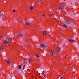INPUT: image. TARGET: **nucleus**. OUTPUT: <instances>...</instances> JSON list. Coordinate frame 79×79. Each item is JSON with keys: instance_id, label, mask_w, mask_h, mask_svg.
<instances>
[{"instance_id": "c85d7f7f", "label": "nucleus", "mask_w": 79, "mask_h": 79, "mask_svg": "<svg viewBox=\"0 0 79 79\" xmlns=\"http://www.w3.org/2000/svg\"><path fill=\"white\" fill-rule=\"evenodd\" d=\"M0 68H1V65H0Z\"/></svg>"}, {"instance_id": "20e7f679", "label": "nucleus", "mask_w": 79, "mask_h": 79, "mask_svg": "<svg viewBox=\"0 0 79 79\" xmlns=\"http://www.w3.org/2000/svg\"><path fill=\"white\" fill-rule=\"evenodd\" d=\"M18 37H23V34H22V33H19L18 35H17Z\"/></svg>"}, {"instance_id": "2f4dec72", "label": "nucleus", "mask_w": 79, "mask_h": 79, "mask_svg": "<svg viewBox=\"0 0 79 79\" xmlns=\"http://www.w3.org/2000/svg\"><path fill=\"white\" fill-rule=\"evenodd\" d=\"M19 17L20 18H21V17Z\"/></svg>"}, {"instance_id": "aec40b11", "label": "nucleus", "mask_w": 79, "mask_h": 79, "mask_svg": "<svg viewBox=\"0 0 79 79\" xmlns=\"http://www.w3.org/2000/svg\"><path fill=\"white\" fill-rule=\"evenodd\" d=\"M27 60H28V61H31V60L29 59H27Z\"/></svg>"}, {"instance_id": "9d476101", "label": "nucleus", "mask_w": 79, "mask_h": 79, "mask_svg": "<svg viewBox=\"0 0 79 79\" xmlns=\"http://www.w3.org/2000/svg\"><path fill=\"white\" fill-rule=\"evenodd\" d=\"M25 63L26 64H27L28 63H29V61L26 60L25 61Z\"/></svg>"}, {"instance_id": "a211bd4d", "label": "nucleus", "mask_w": 79, "mask_h": 79, "mask_svg": "<svg viewBox=\"0 0 79 79\" xmlns=\"http://www.w3.org/2000/svg\"><path fill=\"white\" fill-rule=\"evenodd\" d=\"M45 73V71H43V72L41 73V74H42V75H44V73Z\"/></svg>"}, {"instance_id": "2eb2a0df", "label": "nucleus", "mask_w": 79, "mask_h": 79, "mask_svg": "<svg viewBox=\"0 0 79 79\" xmlns=\"http://www.w3.org/2000/svg\"><path fill=\"white\" fill-rule=\"evenodd\" d=\"M35 56H36V57H37V58H39V57H40V56H39V55L38 54H36L35 55Z\"/></svg>"}, {"instance_id": "393cba45", "label": "nucleus", "mask_w": 79, "mask_h": 79, "mask_svg": "<svg viewBox=\"0 0 79 79\" xmlns=\"http://www.w3.org/2000/svg\"><path fill=\"white\" fill-rule=\"evenodd\" d=\"M24 68H25V65H24L23 66V69H24Z\"/></svg>"}, {"instance_id": "b1692460", "label": "nucleus", "mask_w": 79, "mask_h": 79, "mask_svg": "<svg viewBox=\"0 0 79 79\" xmlns=\"http://www.w3.org/2000/svg\"><path fill=\"white\" fill-rule=\"evenodd\" d=\"M28 44V45H31V43H27Z\"/></svg>"}, {"instance_id": "cd10ccee", "label": "nucleus", "mask_w": 79, "mask_h": 79, "mask_svg": "<svg viewBox=\"0 0 79 79\" xmlns=\"http://www.w3.org/2000/svg\"><path fill=\"white\" fill-rule=\"evenodd\" d=\"M78 52L79 53V51H78Z\"/></svg>"}, {"instance_id": "6ab92c4d", "label": "nucleus", "mask_w": 79, "mask_h": 79, "mask_svg": "<svg viewBox=\"0 0 79 79\" xmlns=\"http://www.w3.org/2000/svg\"><path fill=\"white\" fill-rule=\"evenodd\" d=\"M16 10H15L14 9L13 10V12H14V13H15V12H16Z\"/></svg>"}, {"instance_id": "4be33fe9", "label": "nucleus", "mask_w": 79, "mask_h": 79, "mask_svg": "<svg viewBox=\"0 0 79 79\" xmlns=\"http://www.w3.org/2000/svg\"><path fill=\"white\" fill-rule=\"evenodd\" d=\"M3 13H1V15H2V16H4V15H3Z\"/></svg>"}, {"instance_id": "c756f323", "label": "nucleus", "mask_w": 79, "mask_h": 79, "mask_svg": "<svg viewBox=\"0 0 79 79\" xmlns=\"http://www.w3.org/2000/svg\"><path fill=\"white\" fill-rule=\"evenodd\" d=\"M1 55V53L0 52V55Z\"/></svg>"}, {"instance_id": "f3484780", "label": "nucleus", "mask_w": 79, "mask_h": 79, "mask_svg": "<svg viewBox=\"0 0 79 79\" xmlns=\"http://www.w3.org/2000/svg\"><path fill=\"white\" fill-rule=\"evenodd\" d=\"M63 27H65V28H67L68 27V26H67V25H64L63 26Z\"/></svg>"}, {"instance_id": "7c9ffc66", "label": "nucleus", "mask_w": 79, "mask_h": 79, "mask_svg": "<svg viewBox=\"0 0 79 79\" xmlns=\"http://www.w3.org/2000/svg\"><path fill=\"white\" fill-rule=\"evenodd\" d=\"M64 1H66V0H64Z\"/></svg>"}, {"instance_id": "f257e3e1", "label": "nucleus", "mask_w": 79, "mask_h": 79, "mask_svg": "<svg viewBox=\"0 0 79 79\" xmlns=\"http://www.w3.org/2000/svg\"><path fill=\"white\" fill-rule=\"evenodd\" d=\"M10 42V39H7L6 40H4V43L6 45H8Z\"/></svg>"}, {"instance_id": "72a5a7b5", "label": "nucleus", "mask_w": 79, "mask_h": 79, "mask_svg": "<svg viewBox=\"0 0 79 79\" xmlns=\"http://www.w3.org/2000/svg\"><path fill=\"white\" fill-rule=\"evenodd\" d=\"M60 79H61V78H60Z\"/></svg>"}, {"instance_id": "7ed1b4c3", "label": "nucleus", "mask_w": 79, "mask_h": 79, "mask_svg": "<svg viewBox=\"0 0 79 79\" xmlns=\"http://www.w3.org/2000/svg\"><path fill=\"white\" fill-rule=\"evenodd\" d=\"M74 41H75V40H67V41L68 42H74Z\"/></svg>"}, {"instance_id": "ddd939ff", "label": "nucleus", "mask_w": 79, "mask_h": 79, "mask_svg": "<svg viewBox=\"0 0 79 79\" xmlns=\"http://www.w3.org/2000/svg\"><path fill=\"white\" fill-rule=\"evenodd\" d=\"M30 10H32V9H33V8H34L32 6H31L30 7Z\"/></svg>"}, {"instance_id": "bb28decb", "label": "nucleus", "mask_w": 79, "mask_h": 79, "mask_svg": "<svg viewBox=\"0 0 79 79\" xmlns=\"http://www.w3.org/2000/svg\"><path fill=\"white\" fill-rule=\"evenodd\" d=\"M44 15H42V16H44Z\"/></svg>"}, {"instance_id": "423d86ee", "label": "nucleus", "mask_w": 79, "mask_h": 79, "mask_svg": "<svg viewBox=\"0 0 79 79\" xmlns=\"http://www.w3.org/2000/svg\"><path fill=\"white\" fill-rule=\"evenodd\" d=\"M57 50L58 52H60L61 51V48L60 47H58L57 48Z\"/></svg>"}, {"instance_id": "1a4fd4ad", "label": "nucleus", "mask_w": 79, "mask_h": 79, "mask_svg": "<svg viewBox=\"0 0 79 79\" xmlns=\"http://www.w3.org/2000/svg\"><path fill=\"white\" fill-rule=\"evenodd\" d=\"M6 61L7 63H9V64H10V63H11V61H10L8 59L6 60Z\"/></svg>"}, {"instance_id": "dca6fc26", "label": "nucleus", "mask_w": 79, "mask_h": 79, "mask_svg": "<svg viewBox=\"0 0 79 79\" xmlns=\"http://www.w3.org/2000/svg\"><path fill=\"white\" fill-rule=\"evenodd\" d=\"M4 48L3 46H1L0 47L1 50H3Z\"/></svg>"}, {"instance_id": "9b49d317", "label": "nucleus", "mask_w": 79, "mask_h": 79, "mask_svg": "<svg viewBox=\"0 0 79 79\" xmlns=\"http://www.w3.org/2000/svg\"><path fill=\"white\" fill-rule=\"evenodd\" d=\"M25 24L26 25H28L29 26H31V23L29 22H27V23H25Z\"/></svg>"}, {"instance_id": "0eeeda50", "label": "nucleus", "mask_w": 79, "mask_h": 79, "mask_svg": "<svg viewBox=\"0 0 79 79\" xmlns=\"http://www.w3.org/2000/svg\"><path fill=\"white\" fill-rule=\"evenodd\" d=\"M64 7L63 6H61V8H57V9H58V10H64Z\"/></svg>"}, {"instance_id": "412c9836", "label": "nucleus", "mask_w": 79, "mask_h": 79, "mask_svg": "<svg viewBox=\"0 0 79 79\" xmlns=\"http://www.w3.org/2000/svg\"><path fill=\"white\" fill-rule=\"evenodd\" d=\"M41 2H42V0H40L39 1V2L41 3Z\"/></svg>"}, {"instance_id": "5701e85b", "label": "nucleus", "mask_w": 79, "mask_h": 79, "mask_svg": "<svg viewBox=\"0 0 79 79\" xmlns=\"http://www.w3.org/2000/svg\"><path fill=\"white\" fill-rule=\"evenodd\" d=\"M2 39V37L0 36V40H1V39Z\"/></svg>"}, {"instance_id": "6e6552de", "label": "nucleus", "mask_w": 79, "mask_h": 79, "mask_svg": "<svg viewBox=\"0 0 79 79\" xmlns=\"http://www.w3.org/2000/svg\"><path fill=\"white\" fill-rule=\"evenodd\" d=\"M65 22L66 23L68 24L70 23V22L68 20H66Z\"/></svg>"}, {"instance_id": "f8f14e48", "label": "nucleus", "mask_w": 79, "mask_h": 79, "mask_svg": "<svg viewBox=\"0 0 79 79\" xmlns=\"http://www.w3.org/2000/svg\"><path fill=\"white\" fill-rule=\"evenodd\" d=\"M18 69H21V65H19L18 66Z\"/></svg>"}, {"instance_id": "39448f33", "label": "nucleus", "mask_w": 79, "mask_h": 79, "mask_svg": "<svg viewBox=\"0 0 79 79\" xmlns=\"http://www.w3.org/2000/svg\"><path fill=\"white\" fill-rule=\"evenodd\" d=\"M50 55H51L52 56H54L55 55V52L53 51H52L51 53H49Z\"/></svg>"}, {"instance_id": "473e14b6", "label": "nucleus", "mask_w": 79, "mask_h": 79, "mask_svg": "<svg viewBox=\"0 0 79 79\" xmlns=\"http://www.w3.org/2000/svg\"><path fill=\"white\" fill-rule=\"evenodd\" d=\"M24 22H25V21H24Z\"/></svg>"}, {"instance_id": "f03ea898", "label": "nucleus", "mask_w": 79, "mask_h": 79, "mask_svg": "<svg viewBox=\"0 0 79 79\" xmlns=\"http://www.w3.org/2000/svg\"><path fill=\"white\" fill-rule=\"evenodd\" d=\"M40 47L42 48H45L47 47L44 44H40Z\"/></svg>"}, {"instance_id": "4468645a", "label": "nucleus", "mask_w": 79, "mask_h": 79, "mask_svg": "<svg viewBox=\"0 0 79 79\" xmlns=\"http://www.w3.org/2000/svg\"><path fill=\"white\" fill-rule=\"evenodd\" d=\"M43 35H46V32H45V31H43Z\"/></svg>"}, {"instance_id": "a878e982", "label": "nucleus", "mask_w": 79, "mask_h": 79, "mask_svg": "<svg viewBox=\"0 0 79 79\" xmlns=\"http://www.w3.org/2000/svg\"><path fill=\"white\" fill-rule=\"evenodd\" d=\"M60 79H63V77H61V78H60Z\"/></svg>"}]
</instances>
